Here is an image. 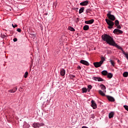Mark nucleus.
<instances>
[{
  "instance_id": "22",
  "label": "nucleus",
  "mask_w": 128,
  "mask_h": 128,
  "mask_svg": "<svg viewBox=\"0 0 128 128\" xmlns=\"http://www.w3.org/2000/svg\"><path fill=\"white\" fill-rule=\"evenodd\" d=\"M102 74L103 76H107V74H108V71L106 70H102Z\"/></svg>"
},
{
  "instance_id": "5",
  "label": "nucleus",
  "mask_w": 128,
  "mask_h": 128,
  "mask_svg": "<svg viewBox=\"0 0 128 128\" xmlns=\"http://www.w3.org/2000/svg\"><path fill=\"white\" fill-rule=\"evenodd\" d=\"M107 16L108 17V18H109L108 20H112L113 22L114 20H116V16L112 14L110 12H109L107 14Z\"/></svg>"
},
{
  "instance_id": "8",
  "label": "nucleus",
  "mask_w": 128,
  "mask_h": 128,
  "mask_svg": "<svg viewBox=\"0 0 128 128\" xmlns=\"http://www.w3.org/2000/svg\"><path fill=\"white\" fill-rule=\"evenodd\" d=\"M106 97L109 102H114V97L108 95H106Z\"/></svg>"
},
{
  "instance_id": "35",
  "label": "nucleus",
  "mask_w": 128,
  "mask_h": 128,
  "mask_svg": "<svg viewBox=\"0 0 128 128\" xmlns=\"http://www.w3.org/2000/svg\"><path fill=\"white\" fill-rule=\"evenodd\" d=\"M86 14H88L90 12H92V10L90 9H87L86 10Z\"/></svg>"
},
{
  "instance_id": "10",
  "label": "nucleus",
  "mask_w": 128,
  "mask_h": 128,
  "mask_svg": "<svg viewBox=\"0 0 128 128\" xmlns=\"http://www.w3.org/2000/svg\"><path fill=\"white\" fill-rule=\"evenodd\" d=\"M60 74L61 76H64L66 75V70L64 68H62L60 70Z\"/></svg>"
},
{
  "instance_id": "33",
  "label": "nucleus",
  "mask_w": 128,
  "mask_h": 128,
  "mask_svg": "<svg viewBox=\"0 0 128 128\" xmlns=\"http://www.w3.org/2000/svg\"><path fill=\"white\" fill-rule=\"evenodd\" d=\"M95 118L94 114H92L90 115V120H94Z\"/></svg>"
},
{
  "instance_id": "43",
  "label": "nucleus",
  "mask_w": 128,
  "mask_h": 128,
  "mask_svg": "<svg viewBox=\"0 0 128 128\" xmlns=\"http://www.w3.org/2000/svg\"><path fill=\"white\" fill-rule=\"evenodd\" d=\"M80 22V18H76V22Z\"/></svg>"
},
{
  "instance_id": "7",
  "label": "nucleus",
  "mask_w": 128,
  "mask_h": 128,
  "mask_svg": "<svg viewBox=\"0 0 128 128\" xmlns=\"http://www.w3.org/2000/svg\"><path fill=\"white\" fill-rule=\"evenodd\" d=\"M91 106L92 108L94 110H96V108H98V106L96 105V103L94 100H92L91 101Z\"/></svg>"
},
{
  "instance_id": "14",
  "label": "nucleus",
  "mask_w": 128,
  "mask_h": 128,
  "mask_svg": "<svg viewBox=\"0 0 128 128\" xmlns=\"http://www.w3.org/2000/svg\"><path fill=\"white\" fill-rule=\"evenodd\" d=\"M16 90H18V87H16L12 90H8V92L14 93L16 92Z\"/></svg>"
},
{
  "instance_id": "27",
  "label": "nucleus",
  "mask_w": 128,
  "mask_h": 128,
  "mask_svg": "<svg viewBox=\"0 0 128 128\" xmlns=\"http://www.w3.org/2000/svg\"><path fill=\"white\" fill-rule=\"evenodd\" d=\"M82 94H84V92H88V89L86 88H82Z\"/></svg>"
},
{
  "instance_id": "29",
  "label": "nucleus",
  "mask_w": 128,
  "mask_h": 128,
  "mask_svg": "<svg viewBox=\"0 0 128 128\" xmlns=\"http://www.w3.org/2000/svg\"><path fill=\"white\" fill-rule=\"evenodd\" d=\"M100 86L101 88L103 90H106V86L104 85L103 84H102L100 85Z\"/></svg>"
},
{
  "instance_id": "25",
  "label": "nucleus",
  "mask_w": 128,
  "mask_h": 128,
  "mask_svg": "<svg viewBox=\"0 0 128 128\" xmlns=\"http://www.w3.org/2000/svg\"><path fill=\"white\" fill-rule=\"evenodd\" d=\"M123 76L124 78H128V72H125L123 73Z\"/></svg>"
},
{
  "instance_id": "44",
  "label": "nucleus",
  "mask_w": 128,
  "mask_h": 128,
  "mask_svg": "<svg viewBox=\"0 0 128 128\" xmlns=\"http://www.w3.org/2000/svg\"><path fill=\"white\" fill-rule=\"evenodd\" d=\"M78 70H82V67L80 66H78L77 67Z\"/></svg>"
},
{
  "instance_id": "23",
  "label": "nucleus",
  "mask_w": 128,
  "mask_h": 128,
  "mask_svg": "<svg viewBox=\"0 0 128 128\" xmlns=\"http://www.w3.org/2000/svg\"><path fill=\"white\" fill-rule=\"evenodd\" d=\"M112 76H113L112 74L110 72L107 74V77L108 78H112Z\"/></svg>"
},
{
  "instance_id": "2",
  "label": "nucleus",
  "mask_w": 128,
  "mask_h": 128,
  "mask_svg": "<svg viewBox=\"0 0 128 128\" xmlns=\"http://www.w3.org/2000/svg\"><path fill=\"white\" fill-rule=\"evenodd\" d=\"M107 24H108V28L110 30H112V28H114V22L112 20L106 18L105 20Z\"/></svg>"
},
{
  "instance_id": "30",
  "label": "nucleus",
  "mask_w": 128,
  "mask_h": 128,
  "mask_svg": "<svg viewBox=\"0 0 128 128\" xmlns=\"http://www.w3.org/2000/svg\"><path fill=\"white\" fill-rule=\"evenodd\" d=\"M69 76L71 80H74V78H76V76L72 75V74H70Z\"/></svg>"
},
{
  "instance_id": "32",
  "label": "nucleus",
  "mask_w": 128,
  "mask_h": 128,
  "mask_svg": "<svg viewBox=\"0 0 128 128\" xmlns=\"http://www.w3.org/2000/svg\"><path fill=\"white\" fill-rule=\"evenodd\" d=\"M104 80L100 77H98V82H104Z\"/></svg>"
},
{
  "instance_id": "12",
  "label": "nucleus",
  "mask_w": 128,
  "mask_h": 128,
  "mask_svg": "<svg viewBox=\"0 0 128 128\" xmlns=\"http://www.w3.org/2000/svg\"><path fill=\"white\" fill-rule=\"evenodd\" d=\"M80 6H88V0H85L83 2H81L80 4Z\"/></svg>"
},
{
  "instance_id": "49",
  "label": "nucleus",
  "mask_w": 128,
  "mask_h": 128,
  "mask_svg": "<svg viewBox=\"0 0 128 128\" xmlns=\"http://www.w3.org/2000/svg\"><path fill=\"white\" fill-rule=\"evenodd\" d=\"M75 10H78V8H75Z\"/></svg>"
},
{
  "instance_id": "37",
  "label": "nucleus",
  "mask_w": 128,
  "mask_h": 128,
  "mask_svg": "<svg viewBox=\"0 0 128 128\" xmlns=\"http://www.w3.org/2000/svg\"><path fill=\"white\" fill-rule=\"evenodd\" d=\"M124 54V56H125L126 60H128V54H126V53L125 52V53Z\"/></svg>"
},
{
  "instance_id": "6",
  "label": "nucleus",
  "mask_w": 128,
  "mask_h": 128,
  "mask_svg": "<svg viewBox=\"0 0 128 128\" xmlns=\"http://www.w3.org/2000/svg\"><path fill=\"white\" fill-rule=\"evenodd\" d=\"M124 32H122V30H120L118 28H116L114 31H113V33L116 34H122Z\"/></svg>"
},
{
  "instance_id": "40",
  "label": "nucleus",
  "mask_w": 128,
  "mask_h": 128,
  "mask_svg": "<svg viewBox=\"0 0 128 128\" xmlns=\"http://www.w3.org/2000/svg\"><path fill=\"white\" fill-rule=\"evenodd\" d=\"M117 26L118 29L120 30V29L122 28V26H120V24H118V26Z\"/></svg>"
},
{
  "instance_id": "1",
  "label": "nucleus",
  "mask_w": 128,
  "mask_h": 128,
  "mask_svg": "<svg viewBox=\"0 0 128 128\" xmlns=\"http://www.w3.org/2000/svg\"><path fill=\"white\" fill-rule=\"evenodd\" d=\"M102 38L104 42H106L110 46H112L114 42V38L108 34H104L102 36Z\"/></svg>"
},
{
  "instance_id": "15",
  "label": "nucleus",
  "mask_w": 128,
  "mask_h": 128,
  "mask_svg": "<svg viewBox=\"0 0 128 128\" xmlns=\"http://www.w3.org/2000/svg\"><path fill=\"white\" fill-rule=\"evenodd\" d=\"M30 126V125L28 124V122H24V124L23 126V128H29Z\"/></svg>"
},
{
  "instance_id": "3",
  "label": "nucleus",
  "mask_w": 128,
  "mask_h": 128,
  "mask_svg": "<svg viewBox=\"0 0 128 128\" xmlns=\"http://www.w3.org/2000/svg\"><path fill=\"white\" fill-rule=\"evenodd\" d=\"M44 126V122H34L32 124V127L34 128H40V126Z\"/></svg>"
},
{
  "instance_id": "47",
  "label": "nucleus",
  "mask_w": 128,
  "mask_h": 128,
  "mask_svg": "<svg viewBox=\"0 0 128 128\" xmlns=\"http://www.w3.org/2000/svg\"><path fill=\"white\" fill-rule=\"evenodd\" d=\"M117 62L118 64H120V60H118Z\"/></svg>"
},
{
  "instance_id": "21",
  "label": "nucleus",
  "mask_w": 128,
  "mask_h": 128,
  "mask_svg": "<svg viewBox=\"0 0 128 128\" xmlns=\"http://www.w3.org/2000/svg\"><path fill=\"white\" fill-rule=\"evenodd\" d=\"M92 85H88V92H90V90H92Z\"/></svg>"
},
{
  "instance_id": "41",
  "label": "nucleus",
  "mask_w": 128,
  "mask_h": 128,
  "mask_svg": "<svg viewBox=\"0 0 128 128\" xmlns=\"http://www.w3.org/2000/svg\"><path fill=\"white\" fill-rule=\"evenodd\" d=\"M16 30L18 32H22V29L20 28H18Z\"/></svg>"
},
{
  "instance_id": "17",
  "label": "nucleus",
  "mask_w": 128,
  "mask_h": 128,
  "mask_svg": "<svg viewBox=\"0 0 128 128\" xmlns=\"http://www.w3.org/2000/svg\"><path fill=\"white\" fill-rule=\"evenodd\" d=\"M98 93L100 94V96H106V95L104 92L101 90H98Z\"/></svg>"
},
{
  "instance_id": "34",
  "label": "nucleus",
  "mask_w": 128,
  "mask_h": 128,
  "mask_svg": "<svg viewBox=\"0 0 128 128\" xmlns=\"http://www.w3.org/2000/svg\"><path fill=\"white\" fill-rule=\"evenodd\" d=\"M110 62L112 66H114V62L112 60H110Z\"/></svg>"
},
{
  "instance_id": "9",
  "label": "nucleus",
  "mask_w": 128,
  "mask_h": 128,
  "mask_svg": "<svg viewBox=\"0 0 128 128\" xmlns=\"http://www.w3.org/2000/svg\"><path fill=\"white\" fill-rule=\"evenodd\" d=\"M80 64H84L85 66H90V63L86 60H80Z\"/></svg>"
},
{
  "instance_id": "19",
  "label": "nucleus",
  "mask_w": 128,
  "mask_h": 128,
  "mask_svg": "<svg viewBox=\"0 0 128 128\" xmlns=\"http://www.w3.org/2000/svg\"><path fill=\"white\" fill-rule=\"evenodd\" d=\"M84 7H82L80 10H79V14H82L84 12Z\"/></svg>"
},
{
  "instance_id": "16",
  "label": "nucleus",
  "mask_w": 128,
  "mask_h": 128,
  "mask_svg": "<svg viewBox=\"0 0 128 128\" xmlns=\"http://www.w3.org/2000/svg\"><path fill=\"white\" fill-rule=\"evenodd\" d=\"M114 112H112L109 114V115H108L109 118H114Z\"/></svg>"
},
{
  "instance_id": "24",
  "label": "nucleus",
  "mask_w": 128,
  "mask_h": 128,
  "mask_svg": "<svg viewBox=\"0 0 128 128\" xmlns=\"http://www.w3.org/2000/svg\"><path fill=\"white\" fill-rule=\"evenodd\" d=\"M104 60H106V58H104V57L102 56L101 57V60L99 62H100V64H104Z\"/></svg>"
},
{
  "instance_id": "31",
  "label": "nucleus",
  "mask_w": 128,
  "mask_h": 128,
  "mask_svg": "<svg viewBox=\"0 0 128 128\" xmlns=\"http://www.w3.org/2000/svg\"><path fill=\"white\" fill-rule=\"evenodd\" d=\"M28 72H26L24 73V78H28Z\"/></svg>"
},
{
  "instance_id": "39",
  "label": "nucleus",
  "mask_w": 128,
  "mask_h": 128,
  "mask_svg": "<svg viewBox=\"0 0 128 128\" xmlns=\"http://www.w3.org/2000/svg\"><path fill=\"white\" fill-rule=\"evenodd\" d=\"M98 77L94 76L92 78V80H96H96H98Z\"/></svg>"
},
{
  "instance_id": "50",
  "label": "nucleus",
  "mask_w": 128,
  "mask_h": 128,
  "mask_svg": "<svg viewBox=\"0 0 128 128\" xmlns=\"http://www.w3.org/2000/svg\"><path fill=\"white\" fill-rule=\"evenodd\" d=\"M45 16H48V13L44 14Z\"/></svg>"
},
{
  "instance_id": "28",
  "label": "nucleus",
  "mask_w": 128,
  "mask_h": 128,
  "mask_svg": "<svg viewBox=\"0 0 128 128\" xmlns=\"http://www.w3.org/2000/svg\"><path fill=\"white\" fill-rule=\"evenodd\" d=\"M114 24H115V26H118V24H120V22L118 20H116Z\"/></svg>"
},
{
  "instance_id": "13",
  "label": "nucleus",
  "mask_w": 128,
  "mask_h": 128,
  "mask_svg": "<svg viewBox=\"0 0 128 128\" xmlns=\"http://www.w3.org/2000/svg\"><path fill=\"white\" fill-rule=\"evenodd\" d=\"M94 19H92L90 20L85 21V24H94Z\"/></svg>"
},
{
  "instance_id": "11",
  "label": "nucleus",
  "mask_w": 128,
  "mask_h": 128,
  "mask_svg": "<svg viewBox=\"0 0 128 128\" xmlns=\"http://www.w3.org/2000/svg\"><path fill=\"white\" fill-rule=\"evenodd\" d=\"M102 64L100 62H94V66H95V68H100V66H102Z\"/></svg>"
},
{
  "instance_id": "48",
  "label": "nucleus",
  "mask_w": 128,
  "mask_h": 128,
  "mask_svg": "<svg viewBox=\"0 0 128 128\" xmlns=\"http://www.w3.org/2000/svg\"><path fill=\"white\" fill-rule=\"evenodd\" d=\"M82 128H88V127H86V126H83Z\"/></svg>"
},
{
  "instance_id": "20",
  "label": "nucleus",
  "mask_w": 128,
  "mask_h": 128,
  "mask_svg": "<svg viewBox=\"0 0 128 128\" xmlns=\"http://www.w3.org/2000/svg\"><path fill=\"white\" fill-rule=\"evenodd\" d=\"M0 37L2 38H4V40H6L7 38L6 36L2 34H1L0 35Z\"/></svg>"
},
{
  "instance_id": "4",
  "label": "nucleus",
  "mask_w": 128,
  "mask_h": 128,
  "mask_svg": "<svg viewBox=\"0 0 128 128\" xmlns=\"http://www.w3.org/2000/svg\"><path fill=\"white\" fill-rule=\"evenodd\" d=\"M111 46H116V48H118V50H122L123 54L126 53V52L124 50V49L122 48V46H118V44H116V42L114 41V42Z\"/></svg>"
},
{
  "instance_id": "36",
  "label": "nucleus",
  "mask_w": 128,
  "mask_h": 128,
  "mask_svg": "<svg viewBox=\"0 0 128 128\" xmlns=\"http://www.w3.org/2000/svg\"><path fill=\"white\" fill-rule=\"evenodd\" d=\"M124 108H125V110H127V112H128V106L126 105H124Z\"/></svg>"
},
{
  "instance_id": "45",
  "label": "nucleus",
  "mask_w": 128,
  "mask_h": 128,
  "mask_svg": "<svg viewBox=\"0 0 128 128\" xmlns=\"http://www.w3.org/2000/svg\"><path fill=\"white\" fill-rule=\"evenodd\" d=\"M30 62H31L32 66V64H34V60H32L30 61Z\"/></svg>"
},
{
  "instance_id": "42",
  "label": "nucleus",
  "mask_w": 128,
  "mask_h": 128,
  "mask_svg": "<svg viewBox=\"0 0 128 128\" xmlns=\"http://www.w3.org/2000/svg\"><path fill=\"white\" fill-rule=\"evenodd\" d=\"M13 41L14 42H18V38H14L13 39Z\"/></svg>"
},
{
  "instance_id": "18",
  "label": "nucleus",
  "mask_w": 128,
  "mask_h": 128,
  "mask_svg": "<svg viewBox=\"0 0 128 128\" xmlns=\"http://www.w3.org/2000/svg\"><path fill=\"white\" fill-rule=\"evenodd\" d=\"M83 30H90V26H88V25H85L83 27Z\"/></svg>"
},
{
  "instance_id": "46",
  "label": "nucleus",
  "mask_w": 128,
  "mask_h": 128,
  "mask_svg": "<svg viewBox=\"0 0 128 128\" xmlns=\"http://www.w3.org/2000/svg\"><path fill=\"white\" fill-rule=\"evenodd\" d=\"M32 36H34V37H36V34H32Z\"/></svg>"
},
{
  "instance_id": "38",
  "label": "nucleus",
  "mask_w": 128,
  "mask_h": 128,
  "mask_svg": "<svg viewBox=\"0 0 128 128\" xmlns=\"http://www.w3.org/2000/svg\"><path fill=\"white\" fill-rule=\"evenodd\" d=\"M12 28H14L18 27V24H12Z\"/></svg>"
},
{
  "instance_id": "26",
  "label": "nucleus",
  "mask_w": 128,
  "mask_h": 128,
  "mask_svg": "<svg viewBox=\"0 0 128 128\" xmlns=\"http://www.w3.org/2000/svg\"><path fill=\"white\" fill-rule=\"evenodd\" d=\"M69 30H70L71 32H74L76 30H74V28H72V26H70L68 27Z\"/></svg>"
}]
</instances>
